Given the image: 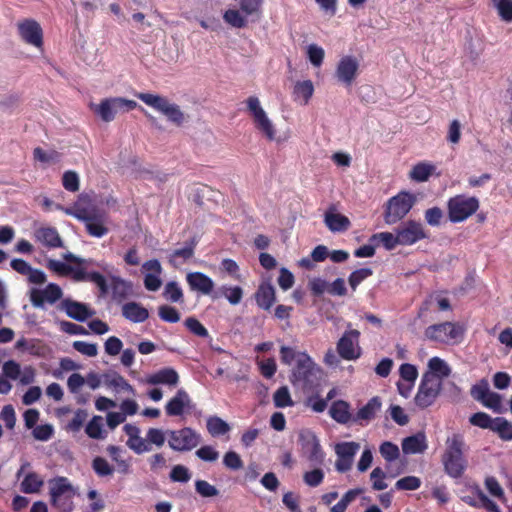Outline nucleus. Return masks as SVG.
Masks as SVG:
<instances>
[{
    "mask_svg": "<svg viewBox=\"0 0 512 512\" xmlns=\"http://www.w3.org/2000/svg\"><path fill=\"white\" fill-rule=\"evenodd\" d=\"M34 237L36 241L49 249L63 247V241L55 227H40L34 231Z\"/></svg>",
    "mask_w": 512,
    "mask_h": 512,
    "instance_id": "aec40b11",
    "label": "nucleus"
},
{
    "mask_svg": "<svg viewBox=\"0 0 512 512\" xmlns=\"http://www.w3.org/2000/svg\"><path fill=\"white\" fill-rule=\"evenodd\" d=\"M372 274H373V271L370 268H360V269L353 271L348 278L350 287L353 290H355L357 288V286L362 281H364L366 278H368Z\"/></svg>",
    "mask_w": 512,
    "mask_h": 512,
    "instance_id": "603ef678",
    "label": "nucleus"
},
{
    "mask_svg": "<svg viewBox=\"0 0 512 512\" xmlns=\"http://www.w3.org/2000/svg\"><path fill=\"white\" fill-rule=\"evenodd\" d=\"M127 446L134 451L136 454L140 455L145 452H149L152 450V446L147 443L146 439H143L140 434L131 440H127Z\"/></svg>",
    "mask_w": 512,
    "mask_h": 512,
    "instance_id": "864d4df0",
    "label": "nucleus"
},
{
    "mask_svg": "<svg viewBox=\"0 0 512 512\" xmlns=\"http://www.w3.org/2000/svg\"><path fill=\"white\" fill-rule=\"evenodd\" d=\"M324 221L332 232L345 231L350 226L349 219L339 213L326 212Z\"/></svg>",
    "mask_w": 512,
    "mask_h": 512,
    "instance_id": "c756f323",
    "label": "nucleus"
},
{
    "mask_svg": "<svg viewBox=\"0 0 512 512\" xmlns=\"http://www.w3.org/2000/svg\"><path fill=\"white\" fill-rule=\"evenodd\" d=\"M485 487L492 496L500 500L505 498L504 490L502 489L501 485L499 484L498 480L495 477H487L485 479Z\"/></svg>",
    "mask_w": 512,
    "mask_h": 512,
    "instance_id": "69168bd1",
    "label": "nucleus"
},
{
    "mask_svg": "<svg viewBox=\"0 0 512 512\" xmlns=\"http://www.w3.org/2000/svg\"><path fill=\"white\" fill-rule=\"evenodd\" d=\"M165 433L158 428H150L146 433V441L151 446L154 444L157 447H162L165 443Z\"/></svg>",
    "mask_w": 512,
    "mask_h": 512,
    "instance_id": "e2e57ef3",
    "label": "nucleus"
},
{
    "mask_svg": "<svg viewBox=\"0 0 512 512\" xmlns=\"http://www.w3.org/2000/svg\"><path fill=\"white\" fill-rule=\"evenodd\" d=\"M192 400L184 389H179L165 405V413L169 417L181 416L192 408Z\"/></svg>",
    "mask_w": 512,
    "mask_h": 512,
    "instance_id": "a211bd4d",
    "label": "nucleus"
},
{
    "mask_svg": "<svg viewBox=\"0 0 512 512\" xmlns=\"http://www.w3.org/2000/svg\"><path fill=\"white\" fill-rule=\"evenodd\" d=\"M118 110H115V103L113 98L104 99L96 107L95 112L105 122H110L115 118V114Z\"/></svg>",
    "mask_w": 512,
    "mask_h": 512,
    "instance_id": "e433bc0d",
    "label": "nucleus"
},
{
    "mask_svg": "<svg viewBox=\"0 0 512 512\" xmlns=\"http://www.w3.org/2000/svg\"><path fill=\"white\" fill-rule=\"evenodd\" d=\"M121 312L126 320H147L149 318L148 310L135 301L124 303Z\"/></svg>",
    "mask_w": 512,
    "mask_h": 512,
    "instance_id": "cd10ccee",
    "label": "nucleus"
},
{
    "mask_svg": "<svg viewBox=\"0 0 512 512\" xmlns=\"http://www.w3.org/2000/svg\"><path fill=\"white\" fill-rule=\"evenodd\" d=\"M135 96L146 105L162 113L173 124L181 126L184 123L185 115L180 107L175 103H171L166 97L144 92L136 93Z\"/></svg>",
    "mask_w": 512,
    "mask_h": 512,
    "instance_id": "f03ea898",
    "label": "nucleus"
},
{
    "mask_svg": "<svg viewBox=\"0 0 512 512\" xmlns=\"http://www.w3.org/2000/svg\"><path fill=\"white\" fill-rule=\"evenodd\" d=\"M220 296L225 297L230 304L237 305L242 300L243 290L240 286L223 285L219 288L213 298H218Z\"/></svg>",
    "mask_w": 512,
    "mask_h": 512,
    "instance_id": "2f4dec72",
    "label": "nucleus"
},
{
    "mask_svg": "<svg viewBox=\"0 0 512 512\" xmlns=\"http://www.w3.org/2000/svg\"><path fill=\"white\" fill-rule=\"evenodd\" d=\"M380 240L386 250H393L397 245H400L398 234L395 235L390 232H380L372 235L371 241Z\"/></svg>",
    "mask_w": 512,
    "mask_h": 512,
    "instance_id": "49530a36",
    "label": "nucleus"
},
{
    "mask_svg": "<svg viewBox=\"0 0 512 512\" xmlns=\"http://www.w3.org/2000/svg\"><path fill=\"white\" fill-rule=\"evenodd\" d=\"M399 373L403 380L412 385H414V382L418 377L417 368L409 363L402 364L399 368Z\"/></svg>",
    "mask_w": 512,
    "mask_h": 512,
    "instance_id": "680f3d73",
    "label": "nucleus"
},
{
    "mask_svg": "<svg viewBox=\"0 0 512 512\" xmlns=\"http://www.w3.org/2000/svg\"><path fill=\"white\" fill-rule=\"evenodd\" d=\"M442 390V379L439 375L425 372L415 395V405L420 409L431 406Z\"/></svg>",
    "mask_w": 512,
    "mask_h": 512,
    "instance_id": "20e7f679",
    "label": "nucleus"
},
{
    "mask_svg": "<svg viewBox=\"0 0 512 512\" xmlns=\"http://www.w3.org/2000/svg\"><path fill=\"white\" fill-rule=\"evenodd\" d=\"M77 281H89L94 283L99 290V297H105L109 292L107 280L100 272H87L83 267L82 272L77 273Z\"/></svg>",
    "mask_w": 512,
    "mask_h": 512,
    "instance_id": "bb28decb",
    "label": "nucleus"
},
{
    "mask_svg": "<svg viewBox=\"0 0 512 512\" xmlns=\"http://www.w3.org/2000/svg\"><path fill=\"white\" fill-rule=\"evenodd\" d=\"M162 296L166 301L183 303L184 294L181 286L176 281H169L165 284Z\"/></svg>",
    "mask_w": 512,
    "mask_h": 512,
    "instance_id": "473e14b6",
    "label": "nucleus"
},
{
    "mask_svg": "<svg viewBox=\"0 0 512 512\" xmlns=\"http://www.w3.org/2000/svg\"><path fill=\"white\" fill-rule=\"evenodd\" d=\"M275 299V289L273 285L270 282H262L255 292L257 305L264 310H269L274 304Z\"/></svg>",
    "mask_w": 512,
    "mask_h": 512,
    "instance_id": "412c9836",
    "label": "nucleus"
},
{
    "mask_svg": "<svg viewBox=\"0 0 512 512\" xmlns=\"http://www.w3.org/2000/svg\"><path fill=\"white\" fill-rule=\"evenodd\" d=\"M274 405L277 408H285L293 405L291 395L287 386H281L273 395Z\"/></svg>",
    "mask_w": 512,
    "mask_h": 512,
    "instance_id": "37998d69",
    "label": "nucleus"
},
{
    "mask_svg": "<svg viewBox=\"0 0 512 512\" xmlns=\"http://www.w3.org/2000/svg\"><path fill=\"white\" fill-rule=\"evenodd\" d=\"M33 157L36 161L42 163H56L60 160V153L55 150L46 152L42 148L36 147L33 150Z\"/></svg>",
    "mask_w": 512,
    "mask_h": 512,
    "instance_id": "8fccbe9b",
    "label": "nucleus"
},
{
    "mask_svg": "<svg viewBox=\"0 0 512 512\" xmlns=\"http://www.w3.org/2000/svg\"><path fill=\"white\" fill-rule=\"evenodd\" d=\"M330 417L339 424L353 422V415L350 412V404L345 400L334 401L329 408Z\"/></svg>",
    "mask_w": 512,
    "mask_h": 512,
    "instance_id": "4be33fe9",
    "label": "nucleus"
},
{
    "mask_svg": "<svg viewBox=\"0 0 512 512\" xmlns=\"http://www.w3.org/2000/svg\"><path fill=\"white\" fill-rule=\"evenodd\" d=\"M382 406L381 399L378 396L372 397L366 405L358 410L353 417L354 423L362 424V421H370L374 419L376 413L380 411Z\"/></svg>",
    "mask_w": 512,
    "mask_h": 512,
    "instance_id": "b1692460",
    "label": "nucleus"
},
{
    "mask_svg": "<svg viewBox=\"0 0 512 512\" xmlns=\"http://www.w3.org/2000/svg\"><path fill=\"white\" fill-rule=\"evenodd\" d=\"M20 37L28 44L41 47L43 44V31L40 24L33 19H25L18 23Z\"/></svg>",
    "mask_w": 512,
    "mask_h": 512,
    "instance_id": "dca6fc26",
    "label": "nucleus"
},
{
    "mask_svg": "<svg viewBox=\"0 0 512 512\" xmlns=\"http://www.w3.org/2000/svg\"><path fill=\"white\" fill-rule=\"evenodd\" d=\"M247 108L250 111L255 126L258 130H260L268 140L272 141L275 139V129L267 117L266 112L260 105V101L256 96H250L247 100Z\"/></svg>",
    "mask_w": 512,
    "mask_h": 512,
    "instance_id": "1a4fd4ad",
    "label": "nucleus"
},
{
    "mask_svg": "<svg viewBox=\"0 0 512 512\" xmlns=\"http://www.w3.org/2000/svg\"><path fill=\"white\" fill-rule=\"evenodd\" d=\"M414 205V197L408 192H401L390 198L385 206L384 221L392 225L403 219Z\"/></svg>",
    "mask_w": 512,
    "mask_h": 512,
    "instance_id": "423d86ee",
    "label": "nucleus"
},
{
    "mask_svg": "<svg viewBox=\"0 0 512 512\" xmlns=\"http://www.w3.org/2000/svg\"><path fill=\"white\" fill-rule=\"evenodd\" d=\"M360 449V444L357 442H342L336 445L335 451L338 457H345L354 459V456Z\"/></svg>",
    "mask_w": 512,
    "mask_h": 512,
    "instance_id": "79ce46f5",
    "label": "nucleus"
},
{
    "mask_svg": "<svg viewBox=\"0 0 512 512\" xmlns=\"http://www.w3.org/2000/svg\"><path fill=\"white\" fill-rule=\"evenodd\" d=\"M223 464L231 470H239L243 467V461L235 451H228L223 457Z\"/></svg>",
    "mask_w": 512,
    "mask_h": 512,
    "instance_id": "052dcab7",
    "label": "nucleus"
},
{
    "mask_svg": "<svg viewBox=\"0 0 512 512\" xmlns=\"http://www.w3.org/2000/svg\"><path fill=\"white\" fill-rule=\"evenodd\" d=\"M481 403L485 407L492 409L495 412H500L501 396L498 393L489 390V392L486 393L485 397L482 399Z\"/></svg>",
    "mask_w": 512,
    "mask_h": 512,
    "instance_id": "338daca9",
    "label": "nucleus"
},
{
    "mask_svg": "<svg viewBox=\"0 0 512 512\" xmlns=\"http://www.w3.org/2000/svg\"><path fill=\"white\" fill-rule=\"evenodd\" d=\"M195 490L202 497H214L219 494L218 489L205 480H197Z\"/></svg>",
    "mask_w": 512,
    "mask_h": 512,
    "instance_id": "bf43d9fd",
    "label": "nucleus"
},
{
    "mask_svg": "<svg viewBox=\"0 0 512 512\" xmlns=\"http://www.w3.org/2000/svg\"><path fill=\"white\" fill-rule=\"evenodd\" d=\"M359 336L360 332L358 330H349L344 333L337 343V351L341 358L355 360L360 357Z\"/></svg>",
    "mask_w": 512,
    "mask_h": 512,
    "instance_id": "ddd939ff",
    "label": "nucleus"
},
{
    "mask_svg": "<svg viewBox=\"0 0 512 512\" xmlns=\"http://www.w3.org/2000/svg\"><path fill=\"white\" fill-rule=\"evenodd\" d=\"M428 366L431 373H439L442 377H447L450 374V369L447 364L439 357H433L429 360Z\"/></svg>",
    "mask_w": 512,
    "mask_h": 512,
    "instance_id": "0e129e2a",
    "label": "nucleus"
},
{
    "mask_svg": "<svg viewBox=\"0 0 512 512\" xmlns=\"http://www.w3.org/2000/svg\"><path fill=\"white\" fill-rule=\"evenodd\" d=\"M162 274H145L143 284L146 290L151 292L158 291L162 286Z\"/></svg>",
    "mask_w": 512,
    "mask_h": 512,
    "instance_id": "774afa93",
    "label": "nucleus"
},
{
    "mask_svg": "<svg viewBox=\"0 0 512 512\" xmlns=\"http://www.w3.org/2000/svg\"><path fill=\"white\" fill-rule=\"evenodd\" d=\"M492 431L503 441H512V422L503 417H496Z\"/></svg>",
    "mask_w": 512,
    "mask_h": 512,
    "instance_id": "c9c22d12",
    "label": "nucleus"
},
{
    "mask_svg": "<svg viewBox=\"0 0 512 512\" xmlns=\"http://www.w3.org/2000/svg\"><path fill=\"white\" fill-rule=\"evenodd\" d=\"M64 260H66L68 263L76 264V266H72L67 263H63L58 260H49L47 263V267L62 276H68L71 275L72 278L77 281V273L82 272L83 265L89 263L88 260L80 258L70 252L63 255Z\"/></svg>",
    "mask_w": 512,
    "mask_h": 512,
    "instance_id": "9d476101",
    "label": "nucleus"
},
{
    "mask_svg": "<svg viewBox=\"0 0 512 512\" xmlns=\"http://www.w3.org/2000/svg\"><path fill=\"white\" fill-rule=\"evenodd\" d=\"M223 19L226 23L234 28H244L247 26L246 16L240 10L228 9L223 15Z\"/></svg>",
    "mask_w": 512,
    "mask_h": 512,
    "instance_id": "4c0bfd02",
    "label": "nucleus"
},
{
    "mask_svg": "<svg viewBox=\"0 0 512 512\" xmlns=\"http://www.w3.org/2000/svg\"><path fill=\"white\" fill-rule=\"evenodd\" d=\"M358 69L359 63L356 58L344 56L337 65L335 75L340 82L344 83L346 86H351L357 77Z\"/></svg>",
    "mask_w": 512,
    "mask_h": 512,
    "instance_id": "f3484780",
    "label": "nucleus"
},
{
    "mask_svg": "<svg viewBox=\"0 0 512 512\" xmlns=\"http://www.w3.org/2000/svg\"><path fill=\"white\" fill-rule=\"evenodd\" d=\"M74 215L85 223L89 235L100 238L108 233V228L105 227L101 215L89 212L87 209H79Z\"/></svg>",
    "mask_w": 512,
    "mask_h": 512,
    "instance_id": "2eb2a0df",
    "label": "nucleus"
},
{
    "mask_svg": "<svg viewBox=\"0 0 512 512\" xmlns=\"http://www.w3.org/2000/svg\"><path fill=\"white\" fill-rule=\"evenodd\" d=\"M319 371L320 369L306 353L299 352L291 381L293 384H301L303 387H307L313 383V378Z\"/></svg>",
    "mask_w": 512,
    "mask_h": 512,
    "instance_id": "0eeeda50",
    "label": "nucleus"
},
{
    "mask_svg": "<svg viewBox=\"0 0 512 512\" xmlns=\"http://www.w3.org/2000/svg\"><path fill=\"white\" fill-rule=\"evenodd\" d=\"M147 382L152 385L176 386L179 382V375L173 368H163L150 375Z\"/></svg>",
    "mask_w": 512,
    "mask_h": 512,
    "instance_id": "a878e982",
    "label": "nucleus"
},
{
    "mask_svg": "<svg viewBox=\"0 0 512 512\" xmlns=\"http://www.w3.org/2000/svg\"><path fill=\"white\" fill-rule=\"evenodd\" d=\"M103 419L101 416H93V418L88 422L85 428L86 434L92 439H103L105 435L103 434Z\"/></svg>",
    "mask_w": 512,
    "mask_h": 512,
    "instance_id": "ea45409f",
    "label": "nucleus"
},
{
    "mask_svg": "<svg viewBox=\"0 0 512 512\" xmlns=\"http://www.w3.org/2000/svg\"><path fill=\"white\" fill-rule=\"evenodd\" d=\"M62 185L69 192L78 191L80 187L78 174L72 170L64 172L62 177Z\"/></svg>",
    "mask_w": 512,
    "mask_h": 512,
    "instance_id": "3c124183",
    "label": "nucleus"
},
{
    "mask_svg": "<svg viewBox=\"0 0 512 512\" xmlns=\"http://www.w3.org/2000/svg\"><path fill=\"white\" fill-rule=\"evenodd\" d=\"M49 495L51 504L57 506L58 499L67 492L73 491V487L68 478L58 476L49 481Z\"/></svg>",
    "mask_w": 512,
    "mask_h": 512,
    "instance_id": "393cba45",
    "label": "nucleus"
},
{
    "mask_svg": "<svg viewBox=\"0 0 512 512\" xmlns=\"http://www.w3.org/2000/svg\"><path fill=\"white\" fill-rule=\"evenodd\" d=\"M196 245L197 241L192 238L185 244L183 248L175 249L170 256V262L173 263L178 258L182 259L183 261H187L193 257Z\"/></svg>",
    "mask_w": 512,
    "mask_h": 512,
    "instance_id": "58836bf2",
    "label": "nucleus"
},
{
    "mask_svg": "<svg viewBox=\"0 0 512 512\" xmlns=\"http://www.w3.org/2000/svg\"><path fill=\"white\" fill-rule=\"evenodd\" d=\"M92 468L99 477L111 476L114 473V467L105 458L100 456L93 459Z\"/></svg>",
    "mask_w": 512,
    "mask_h": 512,
    "instance_id": "a18cd8bd",
    "label": "nucleus"
},
{
    "mask_svg": "<svg viewBox=\"0 0 512 512\" xmlns=\"http://www.w3.org/2000/svg\"><path fill=\"white\" fill-rule=\"evenodd\" d=\"M170 479L173 482L186 483L191 479V473L184 465H176L170 472Z\"/></svg>",
    "mask_w": 512,
    "mask_h": 512,
    "instance_id": "6e6d98bb",
    "label": "nucleus"
},
{
    "mask_svg": "<svg viewBox=\"0 0 512 512\" xmlns=\"http://www.w3.org/2000/svg\"><path fill=\"white\" fill-rule=\"evenodd\" d=\"M314 93V86L311 80L298 81L293 88V97L295 101H300L302 105H307Z\"/></svg>",
    "mask_w": 512,
    "mask_h": 512,
    "instance_id": "c85d7f7f",
    "label": "nucleus"
},
{
    "mask_svg": "<svg viewBox=\"0 0 512 512\" xmlns=\"http://www.w3.org/2000/svg\"><path fill=\"white\" fill-rule=\"evenodd\" d=\"M263 0H238L239 10L246 16L259 15Z\"/></svg>",
    "mask_w": 512,
    "mask_h": 512,
    "instance_id": "c03bdc74",
    "label": "nucleus"
},
{
    "mask_svg": "<svg viewBox=\"0 0 512 512\" xmlns=\"http://www.w3.org/2000/svg\"><path fill=\"white\" fill-rule=\"evenodd\" d=\"M303 480L306 485H308L310 487H317L324 480V472L320 468H316L311 471H307L303 475Z\"/></svg>",
    "mask_w": 512,
    "mask_h": 512,
    "instance_id": "5fc2aeb1",
    "label": "nucleus"
},
{
    "mask_svg": "<svg viewBox=\"0 0 512 512\" xmlns=\"http://www.w3.org/2000/svg\"><path fill=\"white\" fill-rule=\"evenodd\" d=\"M206 428L212 437L225 435L231 430L230 425L218 416H210L207 419Z\"/></svg>",
    "mask_w": 512,
    "mask_h": 512,
    "instance_id": "7c9ffc66",
    "label": "nucleus"
},
{
    "mask_svg": "<svg viewBox=\"0 0 512 512\" xmlns=\"http://www.w3.org/2000/svg\"><path fill=\"white\" fill-rule=\"evenodd\" d=\"M308 450V460L313 463H322L324 460V453L322 451L321 445L316 437L307 443Z\"/></svg>",
    "mask_w": 512,
    "mask_h": 512,
    "instance_id": "09e8293b",
    "label": "nucleus"
},
{
    "mask_svg": "<svg viewBox=\"0 0 512 512\" xmlns=\"http://www.w3.org/2000/svg\"><path fill=\"white\" fill-rule=\"evenodd\" d=\"M427 447V439L423 432L406 437L402 441V451L405 454L423 453Z\"/></svg>",
    "mask_w": 512,
    "mask_h": 512,
    "instance_id": "5701e85b",
    "label": "nucleus"
},
{
    "mask_svg": "<svg viewBox=\"0 0 512 512\" xmlns=\"http://www.w3.org/2000/svg\"><path fill=\"white\" fill-rule=\"evenodd\" d=\"M186 281L192 291L202 295H210L214 289L213 280L202 272H190L186 275Z\"/></svg>",
    "mask_w": 512,
    "mask_h": 512,
    "instance_id": "6ab92c4d",
    "label": "nucleus"
},
{
    "mask_svg": "<svg viewBox=\"0 0 512 512\" xmlns=\"http://www.w3.org/2000/svg\"><path fill=\"white\" fill-rule=\"evenodd\" d=\"M421 486V480L416 476H406L399 479L395 488L397 490H416Z\"/></svg>",
    "mask_w": 512,
    "mask_h": 512,
    "instance_id": "13d9d810",
    "label": "nucleus"
},
{
    "mask_svg": "<svg viewBox=\"0 0 512 512\" xmlns=\"http://www.w3.org/2000/svg\"><path fill=\"white\" fill-rule=\"evenodd\" d=\"M58 309L64 311L66 315L73 320H88L96 314L95 310L88 304L75 301L71 298L63 299L58 305Z\"/></svg>",
    "mask_w": 512,
    "mask_h": 512,
    "instance_id": "4468645a",
    "label": "nucleus"
},
{
    "mask_svg": "<svg viewBox=\"0 0 512 512\" xmlns=\"http://www.w3.org/2000/svg\"><path fill=\"white\" fill-rule=\"evenodd\" d=\"M498 15L502 21L512 22V0H493Z\"/></svg>",
    "mask_w": 512,
    "mask_h": 512,
    "instance_id": "de8ad7c7",
    "label": "nucleus"
},
{
    "mask_svg": "<svg viewBox=\"0 0 512 512\" xmlns=\"http://www.w3.org/2000/svg\"><path fill=\"white\" fill-rule=\"evenodd\" d=\"M63 292L58 284L49 283L44 289L32 288L30 301L34 307L42 308L45 303L54 304L62 298Z\"/></svg>",
    "mask_w": 512,
    "mask_h": 512,
    "instance_id": "f8f14e48",
    "label": "nucleus"
},
{
    "mask_svg": "<svg viewBox=\"0 0 512 512\" xmlns=\"http://www.w3.org/2000/svg\"><path fill=\"white\" fill-rule=\"evenodd\" d=\"M44 481L35 472L28 473L21 482V491L26 494L38 493Z\"/></svg>",
    "mask_w": 512,
    "mask_h": 512,
    "instance_id": "f704fd0d",
    "label": "nucleus"
},
{
    "mask_svg": "<svg viewBox=\"0 0 512 512\" xmlns=\"http://www.w3.org/2000/svg\"><path fill=\"white\" fill-rule=\"evenodd\" d=\"M395 232H397L400 245L402 246L413 245L428 237L423 224L415 220H408L402 223Z\"/></svg>",
    "mask_w": 512,
    "mask_h": 512,
    "instance_id": "9b49d317",
    "label": "nucleus"
},
{
    "mask_svg": "<svg viewBox=\"0 0 512 512\" xmlns=\"http://www.w3.org/2000/svg\"><path fill=\"white\" fill-rule=\"evenodd\" d=\"M167 433L168 444L175 451H190L200 443V435L189 427L170 430Z\"/></svg>",
    "mask_w": 512,
    "mask_h": 512,
    "instance_id": "6e6552de",
    "label": "nucleus"
},
{
    "mask_svg": "<svg viewBox=\"0 0 512 512\" xmlns=\"http://www.w3.org/2000/svg\"><path fill=\"white\" fill-rule=\"evenodd\" d=\"M495 418H492L485 412H477L470 416L469 422L471 425L482 428V429H490L492 431V427L494 425Z\"/></svg>",
    "mask_w": 512,
    "mask_h": 512,
    "instance_id": "a19ab883",
    "label": "nucleus"
},
{
    "mask_svg": "<svg viewBox=\"0 0 512 512\" xmlns=\"http://www.w3.org/2000/svg\"><path fill=\"white\" fill-rule=\"evenodd\" d=\"M435 170V166L428 162H420L413 166L410 178L417 182H425Z\"/></svg>",
    "mask_w": 512,
    "mask_h": 512,
    "instance_id": "72a5a7b5",
    "label": "nucleus"
},
{
    "mask_svg": "<svg viewBox=\"0 0 512 512\" xmlns=\"http://www.w3.org/2000/svg\"><path fill=\"white\" fill-rule=\"evenodd\" d=\"M464 330L460 322H439L429 326L425 335L428 339L440 343H457L462 340Z\"/></svg>",
    "mask_w": 512,
    "mask_h": 512,
    "instance_id": "39448f33",
    "label": "nucleus"
},
{
    "mask_svg": "<svg viewBox=\"0 0 512 512\" xmlns=\"http://www.w3.org/2000/svg\"><path fill=\"white\" fill-rule=\"evenodd\" d=\"M479 199L474 196L458 194L448 199V218L452 223H461L475 214L479 209Z\"/></svg>",
    "mask_w": 512,
    "mask_h": 512,
    "instance_id": "7ed1b4c3",
    "label": "nucleus"
},
{
    "mask_svg": "<svg viewBox=\"0 0 512 512\" xmlns=\"http://www.w3.org/2000/svg\"><path fill=\"white\" fill-rule=\"evenodd\" d=\"M105 382L108 386L123 390H132V386L118 373L105 375Z\"/></svg>",
    "mask_w": 512,
    "mask_h": 512,
    "instance_id": "4d7b16f0",
    "label": "nucleus"
},
{
    "mask_svg": "<svg viewBox=\"0 0 512 512\" xmlns=\"http://www.w3.org/2000/svg\"><path fill=\"white\" fill-rule=\"evenodd\" d=\"M467 449L463 434L453 433L447 437L445 440V450L441 457V462L447 475L452 478H460L464 474L467 468L465 457Z\"/></svg>",
    "mask_w": 512,
    "mask_h": 512,
    "instance_id": "f257e3e1",
    "label": "nucleus"
}]
</instances>
